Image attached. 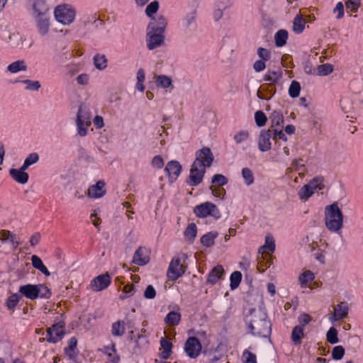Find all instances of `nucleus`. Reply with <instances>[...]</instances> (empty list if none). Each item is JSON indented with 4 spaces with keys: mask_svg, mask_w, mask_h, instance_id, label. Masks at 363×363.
I'll return each mask as SVG.
<instances>
[{
    "mask_svg": "<svg viewBox=\"0 0 363 363\" xmlns=\"http://www.w3.org/2000/svg\"><path fill=\"white\" fill-rule=\"evenodd\" d=\"M245 322L253 335L269 337L272 333V323L267 313L262 308H250Z\"/></svg>",
    "mask_w": 363,
    "mask_h": 363,
    "instance_id": "f257e3e1",
    "label": "nucleus"
},
{
    "mask_svg": "<svg viewBox=\"0 0 363 363\" xmlns=\"http://www.w3.org/2000/svg\"><path fill=\"white\" fill-rule=\"evenodd\" d=\"M28 2L32 6L38 32L42 35H46L50 29V18L49 9L45 0H28Z\"/></svg>",
    "mask_w": 363,
    "mask_h": 363,
    "instance_id": "f03ea898",
    "label": "nucleus"
},
{
    "mask_svg": "<svg viewBox=\"0 0 363 363\" xmlns=\"http://www.w3.org/2000/svg\"><path fill=\"white\" fill-rule=\"evenodd\" d=\"M325 221L327 228L333 232H337L342 227L343 214L337 202L325 207Z\"/></svg>",
    "mask_w": 363,
    "mask_h": 363,
    "instance_id": "7ed1b4c3",
    "label": "nucleus"
},
{
    "mask_svg": "<svg viewBox=\"0 0 363 363\" xmlns=\"http://www.w3.org/2000/svg\"><path fill=\"white\" fill-rule=\"evenodd\" d=\"M75 10L67 4L59 5L55 9V19L62 24L69 25L75 18Z\"/></svg>",
    "mask_w": 363,
    "mask_h": 363,
    "instance_id": "20e7f679",
    "label": "nucleus"
},
{
    "mask_svg": "<svg viewBox=\"0 0 363 363\" xmlns=\"http://www.w3.org/2000/svg\"><path fill=\"white\" fill-rule=\"evenodd\" d=\"M194 213L199 218L212 216L216 219L220 218V212L217 206L211 202H205L197 205L194 210Z\"/></svg>",
    "mask_w": 363,
    "mask_h": 363,
    "instance_id": "39448f33",
    "label": "nucleus"
},
{
    "mask_svg": "<svg viewBox=\"0 0 363 363\" xmlns=\"http://www.w3.org/2000/svg\"><path fill=\"white\" fill-rule=\"evenodd\" d=\"M65 327L64 321L52 325L47 329L46 340L50 343H57L60 341L65 335Z\"/></svg>",
    "mask_w": 363,
    "mask_h": 363,
    "instance_id": "423d86ee",
    "label": "nucleus"
},
{
    "mask_svg": "<svg viewBox=\"0 0 363 363\" xmlns=\"http://www.w3.org/2000/svg\"><path fill=\"white\" fill-rule=\"evenodd\" d=\"M164 33L147 28L145 41L148 50H152L162 46L164 43Z\"/></svg>",
    "mask_w": 363,
    "mask_h": 363,
    "instance_id": "0eeeda50",
    "label": "nucleus"
},
{
    "mask_svg": "<svg viewBox=\"0 0 363 363\" xmlns=\"http://www.w3.org/2000/svg\"><path fill=\"white\" fill-rule=\"evenodd\" d=\"M205 173V168L194 162L190 169L189 176L186 182L190 186H196L202 182Z\"/></svg>",
    "mask_w": 363,
    "mask_h": 363,
    "instance_id": "6e6552de",
    "label": "nucleus"
},
{
    "mask_svg": "<svg viewBox=\"0 0 363 363\" xmlns=\"http://www.w3.org/2000/svg\"><path fill=\"white\" fill-rule=\"evenodd\" d=\"M213 160L214 157L211 149L208 147H203L196 152V159L194 162L205 168L210 167Z\"/></svg>",
    "mask_w": 363,
    "mask_h": 363,
    "instance_id": "1a4fd4ad",
    "label": "nucleus"
},
{
    "mask_svg": "<svg viewBox=\"0 0 363 363\" xmlns=\"http://www.w3.org/2000/svg\"><path fill=\"white\" fill-rule=\"evenodd\" d=\"M186 268L181 264L179 258H173L167 269V277L172 281H176L185 273Z\"/></svg>",
    "mask_w": 363,
    "mask_h": 363,
    "instance_id": "9d476101",
    "label": "nucleus"
},
{
    "mask_svg": "<svg viewBox=\"0 0 363 363\" xmlns=\"http://www.w3.org/2000/svg\"><path fill=\"white\" fill-rule=\"evenodd\" d=\"M184 350L186 354L192 359L196 358L201 353V345L196 337H190L187 339Z\"/></svg>",
    "mask_w": 363,
    "mask_h": 363,
    "instance_id": "9b49d317",
    "label": "nucleus"
},
{
    "mask_svg": "<svg viewBox=\"0 0 363 363\" xmlns=\"http://www.w3.org/2000/svg\"><path fill=\"white\" fill-rule=\"evenodd\" d=\"M111 283V277L108 273H106L92 279L90 285L94 291H100L108 287Z\"/></svg>",
    "mask_w": 363,
    "mask_h": 363,
    "instance_id": "f8f14e48",
    "label": "nucleus"
},
{
    "mask_svg": "<svg viewBox=\"0 0 363 363\" xmlns=\"http://www.w3.org/2000/svg\"><path fill=\"white\" fill-rule=\"evenodd\" d=\"M182 167L178 161L172 160L167 162L164 167V172L170 183L174 182L181 174Z\"/></svg>",
    "mask_w": 363,
    "mask_h": 363,
    "instance_id": "ddd939ff",
    "label": "nucleus"
},
{
    "mask_svg": "<svg viewBox=\"0 0 363 363\" xmlns=\"http://www.w3.org/2000/svg\"><path fill=\"white\" fill-rule=\"evenodd\" d=\"M272 138V130L270 129L262 130L258 140V147L261 152H267L272 147L270 139Z\"/></svg>",
    "mask_w": 363,
    "mask_h": 363,
    "instance_id": "4468645a",
    "label": "nucleus"
},
{
    "mask_svg": "<svg viewBox=\"0 0 363 363\" xmlns=\"http://www.w3.org/2000/svg\"><path fill=\"white\" fill-rule=\"evenodd\" d=\"M167 25V19L164 16L160 15L157 17H152L150 22L147 25V28L152 29L155 31L164 33Z\"/></svg>",
    "mask_w": 363,
    "mask_h": 363,
    "instance_id": "2eb2a0df",
    "label": "nucleus"
},
{
    "mask_svg": "<svg viewBox=\"0 0 363 363\" xmlns=\"http://www.w3.org/2000/svg\"><path fill=\"white\" fill-rule=\"evenodd\" d=\"M37 284H28L26 285L21 286L18 292L21 295V297L25 296L26 298L30 300H35L38 298V292Z\"/></svg>",
    "mask_w": 363,
    "mask_h": 363,
    "instance_id": "dca6fc26",
    "label": "nucleus"
},
{
    "mask_svg": "<svg viewBox=\"0 0 363 363\" xmlns=\"http://www.w3.org/2000/svg\"><path fill=\"white\" fill-rule=\"evenodd\" d=\"M348 311L347 303L346 301H342L337 305L333 313L330 315L329 318L333 322L342 320L347 316Z\"/></svg>",
    "mask_w": 363,
    "mask_h": 363,
    "instance_id": "f3484780",
    "label": "nucleus"
},
{
    "mask_svg": "<svg viewBox=\"0 0 363 363\" xmlns=\"http://www.w3.org/2000/svg\"><path fill=\"white\" fill-rule=\"evenodd\" d=\"M105 185L106 184L103 180L98 181L96 184L89 186L88 196L94 199L103 197L106 193Z\"/></svg>",
    "mask_w": 363,
    "mask_h": 363,
    "instance_id": "a211bd4d",
    "label": "nucleus"
},
{
    "mask_svg": "<svg viewBox=\"0 0 363 363\" xmlns=\"http://www.w3.org/2000/svg\"><path fill=\"white\" fill-rule=\"evenodd\" d=\"M283 77V72L281 68L277 70L269 69L263 77V80L269 82V86L277 84Z\"/></svg>",
    "mask_w": 363,
    "mask_h": 363,
    "instance_id": "6ab92c4d",
    "label": "nucleus"
},
{
    "mask_svg": "<svg viewBox=\"0 0 363 363\" xmlns=\"http://www.w3.org/2000/svg\"><path fill=\"white\" fill-rule=\"evenodd\" d=\"M224 274V269L221 265L214 267L208 273L206 282L211 285L216 284Z\"/></svg>",
    "mask_w": 363,
    "mask_h": 363,
    "instance_id": "aec40b11",
    "label": "nucleus"
},
{
    "mask_svg": "<svg viewBox=\"0 0 363 363\" xmlns=\"http://www.w3.org/2000/svg\"><path fill=\"white\" fill-rule=\"evenodd\" d=\"M145 248L139 247L135 252L132 262L139 265L144 266L150 262V257L145 255Z\"/></svg>",
    "mask_w": 363,
    "mask_h": 363,
    "instance_id": "412c9836",
    "label": "nucleus"
},
{
    "mask_svg": "<svg viewBox=\"0 0 363 363\" xmlns=\"http://www.w3.org/2000/svg\"><path fill=\"white\" fill-rule=\"evenodd\" d=\"M272 128H284V118L281 110H274L269 116Z\"/></svg>",
    "mask_w": 363,
    "mask_h": 363,
    "instance_id": "4be33fe9",
    "label": "nucleus"
},
{
    "mask_svg": "<svg viewBox=\"0 0 363 363\" xmlns=\"http://www.w3.org/2000/svg\"><path fill=\"white\" fill-rule=\"evenodd\" d=\"M9 174L13 179V180L21 184H26L29 179V174L27 172H21L18 169H10Z\"/></svg>",
    "mask_w": 363,
    "mask_h": 363,
    "instance_id": "5701e85b",
    "label": "nucleus"
},
{
    "mask_svg": "<svg viewBox=\"0 0 363 363\" xmlns=\"http://www.w3.org/2000/svg\"><path fill=\"white\" fill-rule=\"evenodd\" d=\"M160 345L163 351L160 354V357L162 359H167L172 354V343L165 337H162Z\"/></svg>",
    "mask_w": 363,
    "mask_h": 363,
    "instance_id": "b1692460",
    "label": "nucleus"
},
{
    "mask_svg": "<svg viewBox=\"0 0 363 363\" xmlns=\"http://www.w3.org/2000/svg\"><path fill=\"white\" fill-rule=\"evenodd\" d=\"M306 21L301 13H298L293 20V31L296 34H301L305 29Z\"/></svg>",
    "mask_w": 363,
    "mask_h": 363,
    "instance_id": "393cba45",
    "label": "nucleus"
},
{
    "mask_svg": "<svg viewBox=\"0 0 363 363\" xmlns=\"http://www.w3.org/2000/svg\"><path fill=\"white\" fill-rule=\"evenodd\" d=\"M218 236V233L217 231H211L206 234H204L201 238V243L206 247H210L213 246L215 243V239Z\"/></svg>",
    "mask_w": 363,
    "mask_h": 363,
    "instance_id": "a878e982",
    "label": "nucleus"
},
{
    "mask_svg": "<svg viewBox=\"0 0 363 363\" xmlns=\"http://www.w3.org/2000/svg\"><path fill=\"white\" fill-rule=\"evenodd\" d=\"M197 234V227L194 223L189 224L184 230V235L189 243L192 244Z\"/></svg>",
    "mask_w": 363,
    "mask_h": 363,
    "instance_id": "bb28decb",
    "label": "nucleus"
},
{
    "mask_svg": "<svg viewBox=\"0 0 363 363\" xmlns=\"http://www.w3.org/2000/svg\"><path fill=\"white\" fill-rule=\"evenodd\" d=\"M289 33L286 30H279L274 35V41L277 47H283L286 45Z\"/></svg>",
    "mask_w": 363,
    "mask_h": 363,
    "instance_id": "cd10ccee",
    "label": "nucleus"
},
{
    "mask_svg": "<svg viewBox=\"0 0 363 363\" xmlns=\"http://www.w3.org/2000/svg\"><path fill=\"white\" fill-rule=\"evenodd\" d=\"M31 262L35 269L40 270L46 277L50 275V272H49L48 268L44 265L43 261L38 256L33 255L31 257Z\"/></svg>",
    "mask_w": 363,
    "mask_h": 363,
    "instance_id": "c85d7f7f",
    "label": "nucleus"
},
{
    "mask_svg": "<svg viewBox=\"0 0 363 363\" xmlns=\"http://www.w3.org/2000/svg\"><path fill=\"white\" fill-rule=\"evenodd\" d=\"M314 191L313 189V185L311 182L308 184H305L302 186L298 192V197L301 200L306 201L308 200L313 194Z\"/></svg>",
    "mask_w": 363,
    "mask_h": 363,
    "instance_id": "c756f323",
    "label": "nucleus"
},
{
    "mask_svg": "<svg viewBox=\"0 0 363 363\" xmlns=\"http://www.w3.org/2000/svg\"><path fill=\"white\" fill-rule=\"evenodd\" d=\"M303 328L301 325H296L291 332V340L294 345H298L301 343V338L303 337Z\"/></svg>",
    "mask_w": 363,
    "mask_h": 363,
    "instance_id": "7c9ffc66",
    "label": "nucleus"
},
{
    "mask_svg": "<svg viewBox=\"0 0 363 363\" xmlns=\"http://www.w3.org/2000/svg\"><path fill=\"white\" fill-rule=\"evenodd\" d=\"M181 313L175 311H170L164 318V322L171 325H178L181 321Z\"/></svg>",
    "mask_w": 363,
    "mask_h": 363,
    "instance_id": "2f4dec72",
    "label": "nucleus"
},
{
    "mask_svg": "<svg viewBox=\"0 0 363 363\" xmlns=\"http://www.w3.org/2000/svg\"><path fill=\"white\" fill-rule=\"evenodd\" d=\"M125 331V322L123 320H118L112 324L111 334L113 336L121 337Z\"/></svg>",
    "mask_w": 363,
    "mask_h": 363,
    "instance_id": "473e14b6",
    "label": "nucleus"
},
{
    "mask_svg": "<svg viewBox=\"0 0 363 363\" xmlns=\"http://www.w3.org/2000/svg\"><path fill=\"white\" fill-rule=\"evenodd\" d=\"M27 65L23 60H17L11 63L7 67V70L11 73H16L21 71L27 70Z\"/></svg>",
    "mask_w": 363,
    "mask_h": 363,
    "instance_id": "72a5a7b5",
    "label": "nucleus"
},
{
    "mask_svg": "<svg viewBox=\"0 0 363 363\" xmlns=\"http://www.w3.org/2000/svg\"><path fill=\"white\" fill-rule=\"evenodd\" d=\"M81 119L82 121L86 123V125H91V113L86 111V107L84 106V104H81L79 106L77 118Z\"/></svg>",
    "mask_w": 363,
    "mask_h": 363,
    "instance_id": "f704fd0d",
    "label": "nucleus"
},
{
    "mask_svg": "<svg viewBox=\"0 0 363 363\" xmlns=\"http://www.w3.org/2000/svg\"><path fill=\"white\" fill-rule=\"evenodd\" d=\"M21 298V295L19 292L9 296L6 301L7 308L10 311H13Z\"/></svg>",
    "mask_w": 363,
    "mask_h": 363,
    "instance_id": "c9c22d12",
    "label": "nucleus"
},
{
    "mask_svg": "<svg viewBox=\"0 0 363 363\" xmlns=\"http://www.w3.org/2000/svg\"><path fill=\"white\" fill-rule=\"evenodd\" d=\"M242 273L239 271H235L230 274V287L231 290H235L239 286L242 281Z\"/></svg>",
    "mask_w": 363,
    "mask_h": 363,
    "instance_id": "e433bc0d",
    "label": "nucleus"
},
{
    "mask_svg": "<svg viewBox=\"0 0 363 363\" xmlns=\"http://www.w3.org/2000/svg\"><path fill=\"white\" fill-rule=\"evenodd\" d=\"M156 84L157 87L167 89L172 85V81L169 77L161 74L157 77Z\"/></svg>",
    "mask_w": 363,
    "mask_h": 363,
    "instance_id": "4c0bfd02",
    "label": "nucleus"
},
{
    "mask_svg": "<svg viewBox=\"0 0 363 363\" xmlns=\"http://www.w3.org/2000/svg\"><path fill=\"white\" fill-rule=\"evenodd\" d=\"M94 64L96 69L103 70L107 67V59L104 55L96 54L94 57Z\"/></svg>",
    "mask_w": 363,
    "mask_h": 363,
    "instance_id": "58836bf2",
    "label": "nucleus"
},
{
    "mask_svg": "<svg viewBox=\"0 0 363 363\" xmlns=\"http://www.w3.org/2000/svg\"><path fill=\"white\" fill-rule=\"evenodd\" d=\"M242 177L245 184L250 186L254 183L255 178L252 171L248 167H244L242 169Z\"/></svg>",
    "mask_w": 363,
    "mask_h": 363,
    "instance_id": "ea45409f",
    "label": "nucleus"
},
{
    "mask_svg": "<svg viewBox=\"0 0 363 363\" xmlns=\"http://www.w3.org/2000/svg\"><path fill=\"white\" fill-rule=\"evenodd\" d=\"M15 82H21L26 84V89L30 91H38L41 87L39 81H32L30 79L16 80Z\"/></svg>",
    "mask_w": 363,
    "mask_h": 363,
    "instance_id": "a19ab883",
    "label": "nucleus"
},
{
    "mask_svg": "<svg viewBox=\"0 0 363 363\" xmlns=\"http://www.w3.org/2000/svg\"><path fill=\"white\" fill-rule=\"evenodd\" d=\"M333 71V66L331 64H323L316 68V75L326 76Z\"/></svg>",
    "mask_w": 363,
    "mask_h": 363,
    "instance_id": "79ce46f5",
    "label": "nucleus"
},
{
    "mask_svg": "<svg viewBox=\"0 0 363 363\" xmlns=\"http://www.w3.org/2000/svg\"><path fill=\"white\" fill-rule=\"evenodd\" d=\"M38 292V298L48 299L52 296V291L50 288L43 284H37Z\"/></svg>",
    "mask_w": 363,
    "mask_h": 363,
    "instance_id": "37998d69",
    "label": "nucleus"
},
{
    "mask_svg": "<svg viewBox=\"0 0 363 363\" xmlns=\"http://www.w3.org/2000/svg\"><path fill=\"white\" fill-rule=\"evenodd\" d=\"M77 345V340L75 337H72L68 341V347H65V353L70 358L72 359L74 356L72 353Z\"/></svg>",
    "mask_w": 363,
    "mask_h": 363,
    "instance_id": "c03bdc74",
    "label": "nucleus"
},
{
    "mask_svg": "<svg viewBox=\"0 0 363 363\" xmlns=\"http://www.w3.org/2000/svg\"><path fill=\"white\" fill-rule=\"evenodd\" d=\"M301 91V84L298 82L294 80L289 88V94L291 98H296Z\"/></svg>",
    "mask_w": 363,
    "mask_h": 363,
    "instance_id": "a18cd8bd",
    "label": "nucleus"
},
{
    "mask_svg": "<svg viewBox=\"0 0 363 363\" xmlns=\"http://www.w3.org/2000/svg\"><path fill=\"white\" fill-rule=\"evenodd\" d=\"M338 333L336 328L331 327L327 332L326 340L330 344H336L338 342L339 339L337 337Z\"/></svg>",
    "mask_w": 363,
    "mask_h": 363,
    "instance_id": "49530a36",
    "label": "nucleus"
},
{
    "mask_svg": "<svg viewBox=\"0 0 363 363\" xmlns=\"http://www.w3.org/2000/svg\"><path fill=\"white\" fill-rule=\"evenodd\" d=\"M228 182V178L221 174H216L213 175V177L211 178V183L220 186H223L226 185Z\"/></svg>",
    "mask_w": 363,
    "mask_h": 363,
    "instance_id": "de8ad7c7",
    "label": "nucleus"
},
{
    "mask_svg": "<svg viewBox=\"0 0 363 363\" xmlns=\"http://www.w3.org/2000/svg\"><path fill=\"white\" fill-rule=\"evenodd\" d=\"M255 121L258 127H262L266 124L267 118L263 111H257L255 113Z\"/></svg>",
    "mask_w": 363,
    "mask_h": 363,
    "instance_id": "09e8293b",
    "label": "nucleus"
},
{
    "mask_svg": "<svg viewBox=\"0 0 363 363\" xmlns=\"http://www.w3.org/2000/svg\"><path fill=\"white\" fill-rule=\"evenodd\" d=\"M314 278V274L310 270H306L303 272L302 274H301V275L299 276V281L301 285L306 286L308 284V282L313 281Z\"/></svg>",
    "mask_w": 363,
    "mask_h": 363,
    "instance_id": "8fccbe9b",
    "label": "nucleus"
},
{
    "mask_svg": "<svg viewBox=\"0 0 363 363\" xmlns=\"http://www.w3.org/2000/svg\"><path fill=\"white\" fill-rule=\"evenodd\" d=\"M275 247H276L275 241H274V239L273 238V237H272L270 235H267L265 237V244L259 248V252H260L261 250H264V249H267L271 252H274L275 250Z\"/></svg>",
    "mask_w": 363,
    "mask_h": 363,
    "instance_id": "3c124183",
    "label": "nucleus"
},
{
    "mask_svg": "<svg viewBox=\"0 0 363 363\" xmlns=\"http://www.w3.org/2000/svg\"><path fill=\"white\" fill-rule=\"evenodd\" d=\"M271 86L269 84L266 88H263V91L269 94V96H264L260 91H258L257 93V97L262 100H269L276 94V89H270Z\"/></svg>",
    "mask_w": 363,
    "mask_h": 363,
    "instance_id": "603ef678",
    "label": "nucleus"
},
{
    "mask_svg": "<svg viewBox=\"0 0 363 363\" xmlns=\"http://www.w3.org/2000/svg\"><path fill=\"white\" fill-rule=\"evenodd\" d=\"M159 9V3L157 1H152L149 4L145 9L146 15L152 18L153 15L157 13Z\"/></svg>",
    "mask_w": 363,
    "mask_h": 363,
    "instance_id": "864d4df0",
    "label": "nucleus"
},
{
    "mask_svg": "<svg viewBox=\"0 0 363 363\" xmlns=\"http://www.w3.org/2000/svg\"><path fill=\"white\" fill-rule=\"evenodd\" d=\"M76 123L77 127V133L82 137L86 135L87 128L89 125H86V123L82 121L80 118H77Z\"/></svg>",
    "mask_w": 363,
    "mask_h": 363,
    "instance_id": "5fc2aeb1",
    "label": "nucleus"
},
{
    "mask_svg": "<svg viewBox=\"0 0 363 363\" xmlns=\"http://www.w3.org/2000/svg\"><path fill=\"white\" fill-rule=\"evenodd\" d=\"M76 123L77 127V133L82 137L86 135L87 128L89 125H86V123L82 121L80 118H77Z\"/></svg>",
    "mask_w": 363,
    "mask_h": 363,
    "instance_id": "6e6d98bb",
    "label": "nucleus"
},
{
    "mask_svg": "<svg viewBox=\"0 0 363 363\" xmlns=\"http://www.w3.org/2000/svg\"><path fill=\"white\" fill-rule=\"evenodd\" d=\"M345 354V349L342 346H335L332 351V357L335 360H340Z\"/></svg>",
    "mask_w": 363,
    "mask_h": 363,
    "instance_id": "4d7b16f0",
    "label": "nucleus"
},
{
    "mask_svg": "<svg viewBox=\"0 0 363 363\" xmlns=\"http://www.w3.org/2000/svg\"><path fill=\"white\" fill-rule=\"evenodd\" d=\"M249 135L250 134L247 130H240L234 135V140L237 144H240L241 143L247 140Z\"/></svg>",
    "mask_w": 363,
    "mask_h": 363,
    "instance_id": "13d9d810",
    "label": "nucleus"
},
{
    "mask_svg": "<svg viewBox=\"0 0 363 363\" xmlns=\"http://www.w3.org/2000/svg\"><path fill=\"white\" fill-rule=\"evenodd\" d=\"M257 55L260 58V60L263 61H268L271 58V52L267 48H264L262 47H259L257 48Z\"/></svg>",
    "mask_w": 363,
    "mask_h": 363,
    "instance_id": "bf43d9fd",
    "label": "nucleus"
},
{
    "mask_svg": "<svg viewBox=\"0 0 363 363\" xmlns=\"http://www.w3.org/2000/svg\"><path fill=\"white\" fill-rule=\"evenodd\" d=\"M311 182L313 185L314 192L316 191L323 190L325 188L323 177H315L313 179Z\"/></svg>",
    "mask_w": 363,
    "mask_h": 363,
    "instance_id": "052dcab7",
    "label": "nucleus"
},
{
    "mask_svg": "<svg viewBox=\"0 0 363 363\" xmlns=\"http://www.w3.org/2000/svg\"><path fill=\"white\" fill-rule=\"evenodd\" d=\"M196 13L195 11L186 14L184 18L183 26L185 28L190 27L192 23L195 21Z\"/></svg>",
    "mask_w": 363,
    "mask_h": 363,
    "instance_id": "680f3d73",
    "label": "nucleus"
},
{
    "mask_svg": "<svg viewBox=\"0 0 363 363\" xmlns=\"http://www.w3.org/2000/svg\"><path fill=\"white\" fill-rule=\"evenodd\" d=\"M345 5L347 9L355 13L360 6V0H346Z\"/></svg>",
    "mask_w": 363,
    "mask_h": 363,
    "instance_id": "e2e57ef3",
    "label": "nucleus"
},
{
    "mask_svg": "<svg viewBox=\"0 0 363 363\" xmlns=\"http://www.w3.org/2000/svg\"><path fill=\"white\" fill-rule=\"evenodd\" d=\"M282 129L283 128H275L273 130H272V134L274 135V137H273L274 140H277V138H279V139L282 140L284 141H286L287 140V137L283 133Z\"/></svg>",
    "mask_w": 363,
    "mask_h": 363,
    "instance_id": "0e129e2a",
    "label": "nucleus"
},
{
    "mask_svg": "<svg viewBox=\"0 0 363 363\" xmlns=\"http://www.w3.org/2000/svg\"><path fill=\"white\" fill-rule=\"evenodd\" d=\"M155 296L156 291L155 288L152 285H148L144 291V297L147 299H152Z\"/></svg>",
    "mask_w": 363,
    "mask_h": 363,
    "instance_id": "69168bd1",
    "label": "nucleus"
},
{
    "mask_svg": "<svg viewBox=\"0 0 363 363\" xmlns=\"http://www.w3.org/2000/svg\"><path fill=\"white\" fill-rule=\"evenodd\" d=\"M333 13H337L336 18L341 19L344 16V5L342 2L340 1L336 4V6L333 9Z\"/></svg>",
    "mask_w": 363,
    "mask_h": 363,
    "instance_id": "338daca9",
    "label": "nucleus"
},
{
    "mask_svg": "<svg viewBox=\"0 0 363 363\" xmlns=\"http://www.w3.org/2000/svg\"><path fill=\"white\" fill-rule=\"evenodd\" d=\"M247 355V357L245 359V363H257V358L256 355L247 350H245L243 352V357Z\"/></svg>",
    "mask_w": 363,
    "mask_h": 363,
    "instance_id": "774afa93",
    "label": "nucleus"
}]
</instances>
